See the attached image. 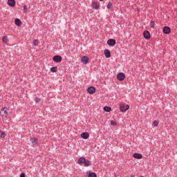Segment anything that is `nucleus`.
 <instances>
[{
	"label": "nucleus",
	"mask_w": 177,
	"mask_h": 177,
	"mask_svg": "<svg viewBox=\"0 0 177 177\" xmlns=\"http://www.w3.org/2000/svg\"><path fill=\"white\" fill-rule=\"evenodd\" d=\"M77 164H79V165H84V167H89V165H91V161L86 159L84 157H81L78 159Z\"/></svg>",
	"instance_id": "1"
},
{
	"label": "nucleus",
	"mask_w": 177,
	"mask_h": 177,
	"mask_svg": "<svg viewBox=\"0 0 177 177\" xmlns=\"http://www.w3.org/2000/svg\"><path fill=\"white\" fill-rule=\"evenodd\" d=\"M120 110L122 113H125V111L129 110V105L121 103L120 104Z\"/></svg>",
	"instance_id": "2"
},
{
	"label": "nucleus",
	"mask_w": 177,
	"mask_h": 177,
	"mask_svg": "<svg viewBox=\"0 0 177 177\" xmlns=\"http://www.w3.org/2000/svg\"><path fill=\"white\" fill-rule=\"evenodd\" d=\"M0 115L1 117H5L6 118V117H8V108H2L0 111Z\"/></svg>",
	"instance_id": "3"
},
{
	"label": "nucleus",
	"mask_w": 177,
	"mask_h": 177,
	"mask_svg": "<svg viewBox=\"0 0 177 177\" xmlns=\"http://www.w3.org/2000/svg\"><path fill=\"white\" fill-rule=\"evenodd\" d=\"M53 60L55 63H60L62 62V60H63V58L60 55H55L53 57Z\"/></svg>",
	"instance_id": "4"
},
{
	"label": "nucleus",
	"mask_w": 177,
	"mask_h": 177,
	"mask_svg": "<svg viewBox=\"0 0 177 177\" xmlns=\"http://www.w3.org/2000/svg\"><path fill=\"white\" fill-rule=\"evenodd\" d=\"M117 78L119 81H124L125 80V74L124 73H119L117 75Z\"/></svg>",
	"instance_id": "5"
},
{
	"label": "nucleus",
	"mask_w": 177,
	"mask_h": 177,
	"mask_svg": "<svg viewBox=\"0 0 177 177\" xmlns=\"http://www.w3.org/2000/svg\"><path fill=\"white\" fill-rule=\"evenodd\" d=\"M116 44L115 39H109L107 40V45L109 46H115Z\"/></svg>",
	"instance_id": "6"
},
{
	"label": "nucleus",
	"mask_w": 177,
	"mask_h": 177,
	"mask_svg": "<svg viewBox=\"0 0 177 177\" xmlns=\"http://www.w3.org/2000/svg\"><path fill=\"white\" fill-rule=\"evenodd\" d=\"M87 92L90 95H93V93H95V92H96V88L93 86H90L87 88Z\"/></svg>",
	"instance_id": "7"
},
{
	"label": "nucleus",
	"mask_w": 177,
	"mask_h": 177,
	"mask_svg": "<svg viewBox=\"0 0 177 177\" xmlns=\"http://www.w3.org/2000/svg\"><path fill=\"white\" fill-rule=\"evenodd\" d=\"M143 37L144 38H145V39H150V38H151V36L150 35V32H149V30L144 31Z\"/></svg>",
	"instance_id": "8"
},
{
	"label": "nucleus",
	"mask_w": 177,
	"mask_h": 177,
	"mask_svg": "<svg viewBox=\"0 0 177 177\" xmlns=\"http://www.w3.org/2000/svg\"><path fill=\"white\" fill-rule=\"evenodd\" d=\"M104 55L106 59H109V57H111V53L110 52V50L105 49L104 50Z\"/></svg>",
	"instance_id": "9"
},
{
	"label": "nucleus",
	"mask_w": 177,
	"mask_h": 177,
	"mask_svg": "<svg viewBox=\"0 0 177 177\" xmlns=\"http://www.w3.org/2000/svg\"><path fill=\"white\" fill-rule=\"evenodd\" d=\"M133 158H136L137 160H142L143 158V155L138 153H134L133 154Z\"/></svg>",
	"instance_id": "10"
},
{
	"label": "nucleus",
	"mask_w": 177,
	"mask_h": 177,
	"mask_svg": "<svg viewBox=\"0 0 177 177\" xmlns=\"http://www.w3.org/2000/svg\"><path fill=\"white\" fill-rule=\"evenodd\" d=\"M8 5L11 8H15L16 6V1L15 0H8Z\"/></svg>",
	"instance_id": "11"
},
{
	"label": "nucleus",
	"mask_w": 177,
	"mask_h": 177,
	"mask_svg": "<svg viewBox=\"0 0 177 177\" xmlns=\"http://www.w3.org/2000/svg\"><path fill=\"white\" fill-rule=\"evenodd\" d=\"M81 62H82L84 64H88V63H89V58L87 56H84L82 57Z\"/></svg>",
	"instance_id": "12"
},
{
	"label": "nucleus",
	"mask_w": 177,
	"mask_h": 177,
	"mask_svg": "<svg viewBox=\"0 0 177 177\" xmlns=\"http://www.w3.org/2000/svg\"><path fill=\"white\" fill-rule=\"evenodd\" d=\"M170 32H171V28H169V26H165L163 28L164 34H170Z\"/></svg>",
	"instance_id": "13"
},
{
	"label": "nucleus",
	"mask_w": 177,
	"mask_h": 177,
	"mask_svg": "<svg viewBox=\"0 0 177 177\" xmlns=\"http://www.w3.org/2000/svg\"><path fill=\"white\" fill-rule=\"evenodd\" d=\"M82 139H88L89 138V133L88 132H84L80 135Z\"/></svg>",
	"instance_id": "14"
},
{
	"label": "nucleus",
	"mask_w": 177,
	"mask_h": 177,
	"mask_svg": "<svg viewBox=\"0 0 177 177\" xmlns=\"http://www.w3.org/2000/svg\"><path fill=\"white\" fill-rule=\"evenodd\" d=\"M92 8H93V9L97 10L100 8V6H99V4H97V3L93 1L92 2Z\"/></svg>",
	"instance_id": "15"
},
{
	"label": "nucleus",
	"mask_w": 177,
	"mask_h": 177,
	"mask_svg": "<svg viewBox=\"0 0 177 177\" xmlns=\"http://www.w3.org/2000/svg\"><path fill=\"white\" fill-rule=\"evenodd\" d=\"M15 24L18 27H20L22 24V22L20 21L19 18H16L15 19Z\"/></svg>",
	"instance_id": "16"
},
{
	"label": "nucleus",
	"mask_w": 177,
	"mask_h": 177,
	"mask_svg": "<svg viewBox=\"0 0 177 177\" xmlns=\"http://www.w3.org/2000/svg\"><path fill=\"white\" fill-rule=\"evenodd\" d=\"M30 140L32 145L38 144V139H37L36 138H30Z\"/></svg>",
	"instance_id": "17"
},
{
	"label": "nucleus",
	"mask_w": 177,
	"mask_h": 177,
	"mask_svg": "<svg viewBox=\"0 0 177 177\" xmlns=\"http://www.w3.org/2000/svg\"><path fill=\"white\" fill-rule=\"evenodd\" d=\"M104 111H106V113H110L111 111V107L110 106H104Z\"/></svg>",
	"instance_id": "18"
},
{
	"label": "nucleus",
	"mask_w": 177,
	"mask_h": 177,
	"mask_svg": "<svg viewBox=\"0 0 177 177\" xmlns=\"http://www.w3.org/2000/svg\"><path fill=\"white\" fill-rule=\"evenodd\" d=\"M51 73H57V66L50 68Z\"/></svg>",
	"instance_id": "19"
},
{
	"label": "nucleus",
	"mask_w": 177,
	"mask_h": 177,
	"mask_svg": "<svg viewBox=\"0 0 177 177\" xmlns=\"http://www.w3.org/2000/svg\"><path fill=\"white\" fill-rule=\"evenodd\" d=\"M88 177H97V175H96V173H91V171H88Z\"/></svg>",
	"instance_id": "20"
},
{
	"label": "nucleus",
	"mask_w": 177,
	"mask_h": 177,
	"mask_svg": "<svg viewBox=\"0 0 177 177\" xmlns=\"http://www.w3.org/2000/svg\"><path fill=\"white\" fill-rule=\"evenodd\" d=\"M107 9H113V3L109 2L106 6Z\"/></svg>",
	"instance_id": "21"
},
{
	"label": "nucleus",
	"mask_w": 177,
	"mask_h": 177,
	"mask_svg": "<svg viewBox=\"0 0 177 177\" xmlns=\"http://www.w3.org/2000/svg\"><path fill=\"white\" fill-rule=\"evenodd\" d=\"M39 44V40L38 39H35L33 41V45L34 46H38V44Z\"/></svg>",
	"instance_id": "22"
},
{
	"label": "nucleus",
	"mask_w": 177,
	"mask_h": 177,
	"mask_svg": "<svg viewBox=\"0 0 177 177\" xmlns=\"http://www.w3.org/2000/svg\"><path fill=\"white\" fill-rule=\"evenodd\" d=\"M150 26H151V28H156V24L154 23L153 21H151Z\"/></svg>",
	"instance_id": "23"
},
{
	"label": "nucleus",
	"mask_w": 177,
	"mask_h": 177,
	"mask_svg": "<svg viewBox=\"0 0 177 177\" xmlns=\"http://www.w3.org/2000/svg\"><path fill=\"white\" fill-rule=\"evenodd\" d=\"M2 41L3 42H4L5 44H8V37L7 36H3L2 38Z\"/></svg>",
	"instance_id": "24"
},
{
	"label": "nucleus",
	"mask_w": 177,
	"mask_h": 177,
	"mask_svg": "<svg viewBox=\"0 0 177 177\" xmlns=\"http://www.w3.org/2000/svg\"><path fill=\"white\" fill-rule=\"evenodd\" d=\"M0 138H1V139L5 138V132L0 131Z\"/></svg>",
	"instance_id": "25"
},
{
	"label": "nucleus",
	"mask_w": 177,
	"mask_h": 177,
	"mask_svg": "<svg viewBox=\"0 0 177 177\" xmlns=\"http://www.w3.org/2000/svg\"><path fill=\"white\" fill-rule=\"evenodd\" d=\"M28 12V8H27V6L24 5V12L27 13Z\"/></svg>",
	"instance_id": "26"
},
{
	"label": "nucleus",
	"mask_w": 177,
	"mask_h": 177,
	"mask_svg": "<svg viewBox=\"0 0 177 177\" xmlns=\"http://www.w3.org/2000/svg\"><path fill=\"white\" fill-rule=\"evenodd\" d=\"M111 125H113V127H115V125H117V122L113 120H111Z\"/></svg>",
	"instance_id": "27"
},
{
	"label": "nucleus",
	"mask_w": 177,
	"mask_h": 177,
	"mask_svg": "<svg viewBox=\"0 0 177 177\" xmlns=\"http://www.w3.org/2000/svg\"><path fill=\"white\" fill-rule=\"evenodd\" d=\"M35 103H39V102H41V98L35 97Z\"/></svg>",
	"instance_id": "28"
},
{
	"label": "nucleus",
	"mask_w": 177,
	"mask_h": 177,
	"mask_svg": "<svg viewBox=\"0 0 177 177\" xmlns=\"http://www.w3.org/2000/svg\"><path fill=\"white\" fill-rule=\"evenodd\" d=\"M153 126L158 127V121H157V120L153 121Z\"/></svg>",
	"instance_id": "29"
},
{
	"label": "nucleus",
	"mask_w": 177,
	"mask_h": 177,
	"mask_svg": "<svg viewBox=\"0 0 177 177\" xmlns=\"http://www.w3.org/2000/svg\"><path fill=\"white\" fill-rule=\"evenodd\" d=\"M19 177H26V174L21 173Z\"/></svg>",
	"instance_id": "30"
},
{
	"label": "nucleus",
	"mask_w": 177,
	"mask_h": 177,
	"mask_svg": "<svg viewBox=\"0 0 177 177\" xmlns=\"http://www.w3.org/2000/svg\"><path fill=\"white\" fill-rule=\"evenodd\" d=\"M130 177H135L134 176H131Z\"/></svg>",
	"instance_id": "31"
},
{
	"label": "nucleus",
	"mask_w": 177,
	"mask_h": 177,
	"mask_svg": "<svg viewBox=\"0 0 177 177\" xmlns=\"http://www.w3.org/2000/svg\"><path fill=\"white\" fill-rule=\"evenodd\" d=\"M101 2L103 1V0H100Z\"/></svg>",
	"instance_id": "32"
}]
</instances>
